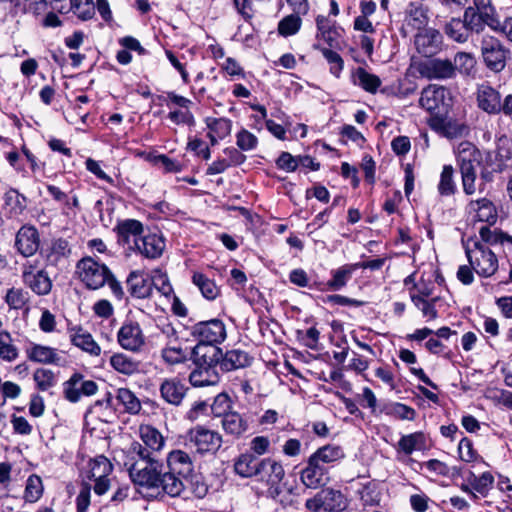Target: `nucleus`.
Instances as JSON below:
<instances>
[{
  "instance_id": "nucleus-1",
  "label": "nucleus",
  "mask_w": 512,
  "mask_h": 512,
  "mask_svg": "<svg viewBox=\"0 0 512 512\" xmlns=\"http://www.w3.org/2000/svg\"><path fill=\"white\" fill-rule=\"evenodd\" d=\"M124 466L136 486L147 490H162V474L158 469V462L141 443L133 442L130 445Z\"/></svg>"
},
{
  "instance_id": "nucleus-2",
  "label": "nucleus",
  "mask_w": 512,
  "mask_h": 512,
  "mask_svg": "<svg viewBox=\"0 0 512 512\" xmlns=\"http://www.w3.org/2000/svg\"><path fill=\"white\" fill-rule=\"evenodd\" d=\"M166 463L168 470L162 474V492L173 498L181 497L193 472L192 458L187 452L176 449L168 453Z\"/></svg>"
},
{
  "instance_id": "nucleus-3",
  "label": "nucleus",
  "mask_w": 512,
  "mask_h": 512,
  "mask_svg": "<svg viewBox=\"0 0 512 512\" xmlns=\"http://www.w3.org/2000/svg\"><path fill=\"white\" fill-rule=\"evenodd\" d=\"M21 279L25 287L37 296L50 294L53 287V280L40 258L28 259L21 265Z\"/></svg>"
},
{
  "instance_id": "nucleus-4",
  "label": "nucleus",
  "mask_w": 512,
  "mask_h": 512,
  "mask_svg": "<svg viewBox=\"0 0 512 512\" xmlns=\"http://www.w3.org/2000/svg\"><path fill=\"white\" fill-rule=\"evenodd\" d=\"M465 253L472 269L481 277H491L498 270L495 253L479 241L468 240Z\"/></svg>"
},
{
  "instance_id": "nucleus-5",
  "label": "nucleus",
  "mask_w": 512,
  "mask_h": 512,
  "mask_svg": "<svg viewBox=\"0 0 512 512\" xmlns=\"http://www.w3.org/2000/svg\"><path fill=\"white\" fill-rule=\"evenodd\" d=\"M163 102L169 109L167 119L175 125H184L193 127L196 123L195 116L192 112L194 102L174 91L166 92Z\"/></svg>"
},
{
  "instance_id": "nucleus-6",
  "label": "nucleus",
  "mask_w": 512,
  "mask_h": 512,
  "mask_svg": "<svg viewBox=\"0 0 512 512\" xmlns=\"http://www.w3.org/2000/svg\"><path fill=\"white\" fill-rule=\"evenodd\" d=\"M76 273L80 281L92 290L103 287L112 276L110 269L92 257H84L76 265Z\"/></svg>"
},
{
  "instance_id": "nucleus-7",
  "label": "nucleus",
  "mask_w": 512,
  "mask_h": 512,
  "mask_svg": "<svg viewBox=\"0 0 512 512\" xmlns=\"http://www.w3.org/2000/svg\"><path fill=\"white\" fill-rule=\"evenodd\" d=\"M508 50L497 38L485 35L481 41V54L485 65L494 72H501L506 66Z\"/></svg>"
},
{
  "instance_id": "nucleus-8",
  "label": "nucleus",
  "mask_w": 512,
  "mask_h": 512,
  "mask_svg": "<svg viewBox=\"0 0 512 512\" xmlns=\"http://www.w3.org/2000/svg\"><path fill=\"white\" fill-rule=\"evenodd\" d=\"M190 334L198 343L217 345L225 340L226 328L221 320L211 319L194 324Z\"/></svg>"
},
{
  "instance_id": "nucleus-9",
  "label": "nucleus",
  "mask_w": 512,
  "mask_h": 512,
  "mask_svg": "<svg viewBox=\"0 0 512 512\" xmlns=\"http://www.w3.org/2000/svg\"><path fill=\"white\" fill-rule=\"evenodd\" d=\"M416 71L428 80H448L454 77L453 62L448 58H432L415 64Z\"/></svg>"
},
{
  "instance_id": "nucleus-10",
  "label": "nucleus",
  "mask_w": 512,
  "mask_h": 512,
  "mask_svg": "<svg viewBox=\"0 0 512 512\" xmlns=\"http://www.w3.org/2000/svg\"><path fill=\"white\" fill-rule=\"evenodd\" d=\"M187 439L199 453H214L222 446V436L203 426H196L187 433Z\"/></svg>"
},
{
  "instance_id": "nucleus-11",
  "label": "nucleus",
  "mask_w": 512,
  "mask_h": 512,
  "mask_svg": "<svg viewBox=\"0 0 512 512\" xmlns=\"http://www.w3.org/2000/svg\"><path fill=\"white\" fill-rule=\"evenodd\" d=\"M71 254V248L67 240L63 238L53 239L50 244L42 248L39 257L45 268H57L63 265Z\"/></svg>"
},
{
  "instance_id": "nucleus-12",
  "label": "nucleus",
  "mask_w": 512,
  "mask_h": 512,
  "mask_svg": "<svg viewBox=\"0 0 512 512\" xmlns=\"http://www.w3.org/2000/svg\"><path fill=\"white\" fill-rule=\"evenodd\" d=\"M414 45L419 54L430 58L442 50L443 36L434 28H424L415 35Z\"/></svg>"
},
{
  "instance_id": "nucleus-13",
  "label": "nucleus",
  "mask_w": 512,
  "mask_h": 512,
  "mask_svg": "<svg viewBox=\"0 0 512 512\" xmlns=\"http://www.w3.org/2000/svg\"><path fill=\"white\" fill-rule=\"evenodd\" d=\"M63 386L65 398L72 403L78 402L82 396H92L98 390L96 382L87 380L78 373L73 374Z\"/></svg>"
},
{
  "instance_id": "nucleus-14",
  "label": "nucleus",
  "mask_w": 512,
  "mask_h": 512,
  "mask_svg": "<svg viewBox=\"0 0 512 512\" xmlns=\"http://www.w3.org/2000/svg\"><path fill=\"white\" fill-rule=\"evenodd\" d=\"M117 341L123 349L136 352L145 344V336L139 323L126 321L117 332Z\"/></svg>"
},
{
  "instance_id": "nucleus-15",
  "label": "nucleus",
  "mask_w": 512,
  "mask_h": 512,
  "mask_svg": "<svg viewBox=\"0 0 512 512\" xmlns=\"http://www.w3.org/2000/svg\"><path fill=\"white\" fill-rule=\"evenodd\" d=\"M165 247L166 243L162 235L148 233L146 235L143 234L141 238L136 240L131 250L147 259H157L162 256Z\"/></svg>"
},
{
  "instance_id": "nucleus-16",
  "label": "nucleus",
  "mask_w": 512,
  "mask_h": 512,
  "mask_svg": "<svg viewBox=\"0 0 512 512\" xmlns=\"http://www.w3.org/2000/svg\"><path fill=\"white\" fill-rule=\"evenodd\" d=\"M40 235L34 226H22L15 237V247L24 257L30 258L39 250Z\"/></svg>"
},
{
  "instance_id": "nucleus-17",
  "label": "nucleus",
  "mask_w": 512,
  "mask_h": 512,
  "mask_svg": "<svg viewBox=\"0 0 512 512\" xmlns=\"http://www.w3.org/2000/svg\"><path fill=\"white\" fill-rule=\"evenodd\" d=\"M114 230L117 233L118 241L131 250L136 240L142 237L144 226L139 220L125 219L119 221Z\"/></svg>"
},
{
  "instance_id": "nucleus-18",
  "label": "nucleus",
  "mask_w": 512,
  "mask_h": 512,
  "mask_svg": "<svg viewBox=\"0 0 512 512\" xmlns=\"http://www.w3.org/2000/svg\"><path fill=\"white\" fill-rule=\"evenodd\" d=\"M196 367L215 368L222 358V350L217 345L198 343L192 351Z\"/></svg>"
},
{
  "instance_id": "nucleus-19",
  "label": "nucleus",
  "mask_w": 512,
  "mask_h": 512,
  "mask_svg": "<svg viewBox=\"0 0 512 512\" xmlns=\"http://www.w3.org/2000/svg\"><path fill=\"white\" fill-rule=\"evenodd\" d=\"M466 211L473 214L474 218L480 222H486L489 226L494 225L498 219V212L494 203L488 198L471 200Z\"/></svg>"
},
{
  "instance_id": "nucleus-20",
  "label": "nucleus",
  "mask_w": 512,
  "mask_h": 512,
  "mask_svg": "<svg viewBox=\"0 0 512 512\" xmlns=\"http://www.w3.org/2000/svg\"><path fill=\"white\" fill-rule=\"evenodd\" d=\"M29 360L42 364L61 365L64 360L57 349L50 346L31 343L25 350Z\"/></svg>"
},
{
  "instance_id": "nucleus-21",
  "label": "nucleus",
  "mask_w": 512,
  "mask_h": 512,
  "mask_svg": "<svg viewBox=\"0 0 512 512\" xmlns=\"http://www.w3.org/2000/svg\"><path fill=\"white\" fill-rule=\"evenodd\" d=\"M478 107L488 114L500 113V93L488 84H481L476 93Z\"/></svg>"
},
{
  "instance_id": "nucleus-22",
  "label": "nucleus",
  "mask_w": 512,
  "mask_h": 512,
  "mask_svg": "<svg viewBox=\"0 0 512 512\" xmlns=\"http://www.w3.org/2000/svg\"><path fill=\"white\" fill-rule=\"evenodd\" d=\"M447 89L444 86L429 84L425 87L419 99V105L429 112L439 109L444 103Z\"/></svg>"
},
{
  "instance_id": "nucleus-23",
  "label": "nucleus",
  "mask_w": 512,
  "mask_h": 512,
  "mask_svg": "<svg viewBox=\"0 0 512 512\" xmlns=\"http://www.w3.org/2000/svg\"><path fill=\"white\" fill-rule=\"evenodd\" d=\"M187 387L177 378L165 379L160 385L161 397L169 404L179 406L185 395Z\"/></svg>"
},
{
  "instance_id": "nucleus-24",
  "label": "nucleus",
  "mask_w": 512,
  "mask_h": 512,
  "mask_svg": "<svg viewBox=\"0 0 512 512\" xmlns=\"http://www.w3.org/2000/svg\"><path fill=\"white\" fill-rule=\"evenodd\" d=\"M285 475L282 464L271 458L261 459L258 477L261 481H265L269 486L280 484Z\"/></svg>"
},
{
  "instance_id": "nucleus-25",
  "label": "nucleus",
  "mask_w": 512,
  "mask_h": 512,
  "mask_svg": "<svg viewBox=\"0 0 512 512\" xmlns=\"http://www.w3.org/2000/svg\"><path fill=\"white\" fill-rule=\"evenodd\" d=\"M326 474L327 469L309 457L307 466L301 471L300 479L307 488L317 489L324 485Z\"/></svg>"
},
{
  "instance_id": "nucleus-26",
  "label": "nucleus",
  "mask_w": 512,
  "mask_h": 512,
  "mask_svg": "<svg viewBox=\"0 0 512 512\" xmlns=\"http://www.w3.org/2000/svg\"><path fill=\"white\" fill-rule=\"evenodd\" d=\"M69 337L73 345L92 356H99L100 346L93 339L92 335L81 327H74L69 331Z\"/></svg>"
},
{
  "instance_id": "nucleus-27",
  "label": "nucleus",
  "mask_w": 512,
  "mask_h": 512,
  "mask_svg": "<svg viewBox=\"0 0 512 512\" xmlns=\"http://www.w3.org/2000/svg\"><path fill=\"white\" fill-rule=\"evenodd\" d=\"M457 160L460 170L476 169L481 161V153L471 142L464 141L458 145Z\"/></svg>"
},
{
  "instance_id": "nucleus-28",
  "label": "nucleus",
  "mask_w": 512,
  "mask_h": 512,
  "mask_svg": "<svg viewBox=\"0 0 512 512\" xmlns=\"http://www.w3.org/2000/svg\"><path fill=\"white\" fill-rule=\"evenodd\" d=\"M127 286L133 297L144 299L152 294V284L140 271H132L127 278Z\"/></svg>"
},
{
  "instance_id": "nucleus-29",
  "label": "nucleus",
  "mask_w": 512,
  "mask_h": 512,
  "mask_svg": "<svg viewBox=\"0 0 512 512\" xmlns=\"http://www.w3.org/2000/svg\"><path fill=\"white\" fill-rule=\"evenodd\" d=\"M261 460L252 453H243L234 462V470L236 474L244 478L257 476Z\"/></svg>"
},
{
  "instance_id": "nucleus-30",
  "label": "nucleus",
  "mask_w": 512,
  "mask_h": 512,
  "mask_svg": "<svg viewBox=\"0 0 512 512\" xmlns=\"http://www.w3.org/2000/svg\"><path fill=\"white\" fill-rule=\"evenodd\" d=\"M221 425L225 433L234 438H240L248 430L247 420L236 411H232L222 417Z\"/></svg>"
},
{
  "instance_id": "nucleus-31",
  "label": "nucleus",
  "mask_w": 512,
  "mask_h": 512,
  "mask_svg": "<svg viewBox=\"0 0 512 512\" xmlns=\"http://www.w3.org/2000/svg\"><path fill=\"white\" fill-rule=\"evenodd\" d=\"M335 24V21L324 15L316 17L317 38L326 42L329 47H335L338 42L339 34Z\"/></svg>"
},
{
  "instance_id": "nucleus-32",
  "label": "nucleus",
  "mask_w": 512,
  "mask_h": 512,
  "mask_svg": "<svg viewBox=\"0 0 512 512\" xmlns=\"http://www.w3.org/2000/svg\"><path fill=\"white\" fill-rule=\"evenodd\" d=\"M251 358L247 352L240 349L229 350L222 354L220 369L225 372L246 367L250 364Z\"/></svg>"
},
{
  "instance_id": "nucleus-33",
  "label": "nucleus",
  "mask_w": 512,
  "mask_h": 512,
  "mask_svg": "<svg viewBox=\"0 0 512 512\" xmlns=\"http://www.w3.org/2000/svg\"><path fill=\"white\" fill-rule=\"evenodd\" d=\"M191 280L206 300L213 301L220 295V287L202 272H193Z\"/></svg>"
},
{
  "instance_id": "nucleus-34",
  "label": "nucleus",
  "mask_w": 512,
  "mask_h": 512,
  "mask_svg": "<svg viewBox=\"0 0 512 512\" xmlns=\"http://www.w3.org/2000/svg\"><path fill=\"white\" fill-rule=\"evenodd\" d=\"M471 7L478 13L488 27L498 31L500 20L498 19V15L491 0H473V6Z\"/></svg>"
},
{
  "instance_id": "nucleus-35",
  "label": "nucleus",
  "mask_w": 512,
  "mask_h": 512,
  "mask_svg": "<svg viewBox=\"0 0 512 512\" xmlns=\"http://www.w3.org/2000/svg\"><path fill=\"white\" fill-rule=\"evenodd\" d=\"M189 381L194 387L213 386L219 382V374L215 368L196 367L190 373Z\"/></svg>"
},
{
  "instance_id": "nucleus-36",
  "label": "nucleus",
  "mask_w": 512,
  "mask_h": 512,
  "mask_svg": "<svg viewBox=\"0 0 512 512\" xmlns=\"http://www.w3.org/2000/svg\"><path fill=\"white\" fill-rule=\"evenodd\" d=\"M345 457L344 451L340 446L325 445L317 449L310 458L319 465L332 464Z\"/></svg>"
},
{
  "instance_id": "nucleus-37",
  "label": "nucleus",
  "mask_w": 512,
  "mask_h": 512,
  "mask_svg": "<svg viewBox=\"0 0 512 512\" xmlns=\"http://www.w3.org/2000/svg\"><path fill=\"white\" fill-rule=\"evenodd\" d=\"M140 438L143 441V448L151 451H159L164 446V438L161 433L151 425H142L139 428Z\"/></svg>"
},
{
  "instance_id": "nucleus-38",
  "label": "nucleus",
  "mask_w": 512,
  "mask_h": 512,
  "mask_svg": "<svg viewBox=\"0 0 512 512\" xmlns=\"http://www.w3.org/2000/svg\"><path fill=\"white\" fill-rule=\"evenodd\" d=\"M110 365L117 372L125 375H133L140 371V362L124 353L112 355L110 357Z\"/></svg>"
},
{
  "instance_id": "nucleus-39",
  "label": "nucleus",
  "mask_w": 512,
  "mask_h": 512,
  "mask_svg": "<svg viewBox=\"0 0 512 512\" xmlns=\"http://www.w3.org/2000/svg\"><path fill=\"white\" fill-rule=\"evenodd\" d=\"M354 83L369 93H376L381 85L380 78L372 73H369L364 68L359 67L353 74Z\"/></svg>"
},
{
  "instance_id": "nucleus-40",
  "label": "nucleus",
  "mask_w": 512,
  "mask_h": 512,
  "mask_svg": "<svg viewBox=\"0 0 512 512\" xmlns=\"http://www.w3.org/2000/svg\"><path fill=\"white\" fill-rule=\"evenodd\" d=\"M324 511L325 512H339L345 509L346 499L339 490L326 488L321 490Z\"/></svg>"
},
{
  "instance_id": "nucleus-41",
  "label": "nucleus",
  "mask_w": 512,
  "mask_h": 512,
  "mask_svg": "<svg viewBox=\"0 0 512 512\" xmlns=\"http://www.w3.org/2000/svg\"><path fill=\"white\" fill-rule=\"evenodd\" d=\"M187 351L182 347V343L176 342L165 344L161 350V357L168 365L184 363L187 360Z\"/></svg>"
},
{
  "instance_id": "nucleus-42",
  "label": "nucleus",
  "mask_w": 512,
  "mask_h": 512,
  "mask_svg": "<svg viewBox=\"0 0 512 512\" xmlns=\"http://www.w3.org/2000/svg\"><path fill=\"white\" fill-rule=\"evenodd\" d=\"M446 35L458 43H465L470 36L469 28L463 19L452 18L444 28Z\"/></svg>"
},
{
  "instance_id": "nucleus-43",
  "label": "nucleus",
  "mask_w": 512,
  "mask_h": 512,
  "mask_svg": "<svg viewBox=\"0 0 512 512\" xmlns=\"http://www.w3.org/2000/svg\"><path fill=\"white\" fill-rule=\"evenodd\" d=\"M44 492L43 481L37 474L30 475L25 484L23 499L26 503H36L40 500Z\"/></svg>"
},
{
  "instance_id": "nucleus-44",
  "label": "nucleus",
  "mask_w": 512,
  "mask_h": 512,
  "mask_svg": "<svg viewBox=\"0 0 512 512\" xmlns=\"http://www.w3.org/2000/svg\"><path fill=\"white\" fill-rule=\"evenodd\" d=\"M426 447L425 436L422 432H415L404 435L398 442V449L407 455L412 454L416 450H422Z\"/></svg>"
},
{
  "instance_id": "nucleus-45",
  "label": "nucleus",
  "mask_w": 512,
  "mask_h": 512,
  "mask_svg": "<svg viewBox=\"0 0 512 512\" xmlns=\"http://www.w3.org/2000/svg\"><path fill=\"white\" fill-rule=\"evenodd\" d=\"M437 190L441 196H452L457 191V185L454 181V169L451 165L443 166Z\"/></svg>"
},
{
  "instance_id": "nucleus-46",
  "label": "nucleus",
  "mask_w": 512,
  "mask_h": 512,
  "mask_svg": "<svg viewBox=\"0 0 512 512\" xmlns=\"http://www.w3.org/2000/svg\"><path fill=\"white\" fill-rule=\"evenodd\" d=\"M29 298V293L23 288L12 287L6 292L5 302L10 309L28 310Z\"/></svg>"
},
{
  "instance_id": "nucleus-47",
  "label": "nucleus",
  "mask_w": 512,
  "mask_h": 512,
  "mask_svg": "<svg viewBox=\"0 0 512 512\" xmlns=\"http://www.w3.org/2000/svg\"><path fill=\"white\" fill-rule=\"evenodd\" d=\"M303 14L292 13L282 18L278 23V33L283 37H289L299 32L302 26L301 16Z\"/></svg>"
},
{
  "instance_id": "nucleus-48",
  "label": "nucleus",
  "mask_w": 512,
  "mask_h": 512,
  "mask_svg": "<svg viewBox=\"0 0 512 512\" xmlns=\"http://www.w3.org/2000/svg\"><path fill=\"white\" fill-rule=\"evenodd\" d=\"M4 201L14 216L22 214L27 206V198L14 188H10L4 194Z\"/></svg>"
},
{
  "instance_id": "nucleus-49",
  "label": "nucleus",
  "mask_w": 512,
  "mask_h": 512,
  "mask_svg": "<svg viewBox=\"0 0 512 512\" xmlns=\"http://www.w3.org/2000/svg\"><path fill=\"white\" fill-rule=\"evenodd\" d=\"M116 401L122 405L124 410L131 414H136L141 409L139 399L127 388H119L116 393Z\"/></svg>"
},
{
  "instance_id": "nucleus-50",
  "label": "nucleus",
  "mask_w": 512,
  "mask_h": 512,
  "mask_svg": "<svg viewBox=\"0 0 512 512\" xmlns=\"http://www.w3.org/2000/svg\"><path fill=\"white\" fill-rule=\"evenodd\" d=\"M33 380L36 388L40 391H47L57 384V375L50 369L37 368L33 373Z\"/></svg>"
},
{
  "instance_id": "nucleus-51",
  "label": "nucleus",
  "mask_w": 512,
  "mask_h": 512,
  "mask_svg": "<svg viewBox=\"0 0 512 512\" xmlns=\"http://www.w3.org/2000/svg\"><path fill=\"white\" fill-rule=\"evenodd\" d=\"M355 269V265H344L334 270L332 278L327 283L329 289L337 291L344 287Z\"/></svg>"
},
{
  "instance_id": "nucleus-52",
  "label": "nucleus",
  "mask_w": 512,
  "mask_h": 512,
  "mask_svg": "<svg viewBox=\"0 0 512 512\" xmlns=\"http://www.w3.org/2000/svg\"><path fill=\"white\" fill-rule=\"evenodd\" d=\"M453 67L454 77H456L457 71L463 75H470L475 68V58L467 52H458L454 56Z\"/></svg>"
},
{
  "instance_id": "nucleus-53",
  "label": "nucleus",
  "mask_w": 512,
  "mask_h": 512,
  "mask_svg": "<svg viewBox=\"0 0 512 512\" xmlns=\"http://www.w3.org/2000/svg\"><path fill=\"white\" fill-rule=\"evenodd\" d=\"M468 482L475 492L481 494L482 496H486L493 486L494 477L490 472H484L479 477L475 476L473 473H470Z\"/></svg>"
},
{
  "instance_id": "nucleus-54",
  "label": "nucleus",
  "mask_w": 512,
  "mask_h": 512,
  "mask_svg": "<svg viewBox=\"0 0 512 512\" xmlns=\"http://www.w3.org/2000/svg\"><path fill=\"white\" fill-rule=\"evenodd\" d=\"M152 288L154 287L161 295L169 298L173 294V288L170 284L169 278L166 273L160 269H155L152 272L150 279Z\"/></svg>"
},
{
  "instance_id": "nucleus-55",
  "label": "nucleus",
  "mask_w": 512,
  "mask_h": 512,
  "mask_svg": "<svg viewBox=\"0 0 512 512\" xmlns=\"http://www.w3.org/2000/svg\"><path fill=\"white\" fill-rule=\"evenodd\" d=\"M205 123L209 131L216 134L220 139L226 138L231 133L232 121L230 119L207 117Z\"/></svg>"
},
{
  "instance_id": "nucleus-56",
  "label": "nucleus",
  "mask_w": 512,
  "mask_h": 512,
  "mask_svg": "<svg viewBox=\"0 0 512 512\" xmlns=\"http://www.w3.org/2000/svg\"><path fill=\"white\" fill-rule=\"evenodd\" d=\"M438 300V297L422 299L419 297L411 296L412 303L422 312L423 317L427 318L428 320H435L438 317V312L435 307Z\"/></svg>"
},
{
  "instance_id": "nucleus-57",
  "label": "nucleus",
  "mask_w": 512,
  "mask_h": 512,
  "mask_svg": "<svg viewBox=\"0 0 512 512\" xmlns=\"http://www.w3.org/2000/svg\"><path fill=\"white\" fill-rule=\"evenodd\" d=\"M112 469V464L105 456H98L91 462L90 478H108Z\"/></svg>"
},
{
  "instance_id": "nucleus-58",
  "label": "nucleus",
  "mask_w": 512,
  "mask_h": 512,
  "mask_svg": "<svg viewBox=\"0 0 512 512\" xmlns=\"http://www.w3.org/2000/svg\"><path fill=\"white\" fill-rule=\"evenodd\" d=\"M72 12L81 20L92 19L95 14V4L92 0H71Z\"/></svg>"
},
{
  "instance_id": "nucleus-59",
  "label": "nucleus",
  "mask_w": 512,
  "mask_h": 512,
  "mask_svg": "<svg viewBox=\"0 0 512 512\" xmlns=\"http://www.w3.org/2000/svg\"><path fill=\"white\" fill-rule=\"evenodd\" d=\"M18 349L12 343L10 333L0 337V359L6 362H13L18 358Z\"/></svg>"
},
{
  "instance_id": "nucleus-60",
  "label": "nucleus",
  "mask_w": 512,
  "mask_h": 512,
  "mask_svg": "<svg viewBox=\"0 0 512 512\" xmlns=\"http://www.w3.org/2000/svg\"><path fill=\"white\" fill-rule=\"evenodd\" d=\"M232 402L228 394L219 393L211 404V411L215 417H224L231 411Z\"/></svg>"
},
{
  "instance_id": "nucleus-61",
  "label": "nucleus",
  "mask_w": 512,
  "mask_h": 512,
  "mask_svg": "<svg viewBox=\"0 0 512 512\" xmlns=\"http://www.w3.org/2000/svg\"><path fill=\"white\" fill-rule=\"evenodd\" d=\"M463 20L465 21L466 26L469 28L470 33H480L484 30V27L487 26V24L484 23L483 19L478 15V13L475 12L471 6L465 9Z\"/></svg>"
},
{
  "instance_id": "nucleus-62",
  "label": "nucleus",
  "mask_w": 512,
  "mask_h": 512,
  "mask_svg": "<svg viewBox=\"0 0 512 512\" xmlns=\"http://www.w3.org/2000/svg\"><path fill=\"white\" fill-rule=\"evenodd\" d=\"M320 51L327 62L330 64V72L339 77L344 67V61L342 57L335 51L329 48H320Z\"/></svg>"
},
{
  "instance_id": "nucleus-63",
  "label": "nucleus",
  "mask_w": 512,
  "mask_h": 512,
  "mask_svg": "<svg viewBox=\"0 0 512 512\" xmlns=\"http://www.w3.org/2000/svg\"><path fill=\"white\" fill-rule=\"evenodd\" d=\"M236 144L242 151L254 150L258 145V138L246 129H241L236 134Z\"/></svg>"
},
{
  "instance_id": "nucleus-64",
  "label": "nucleus",
  "mask_w": 512,
  "mask_h": 512,
  "mask_svg": "<svg viewBox=\"0 0 512 512\" xmlns=\"http://www.w3.org/2000/svg\"><path fill=\"white\" fill-rule=\"evenodd\" d=\"M442 133L445 137L453 139L466 135L469 131L468 126L456 121L443 122L441 125Z\"/></svg>"
}]
</instances>
